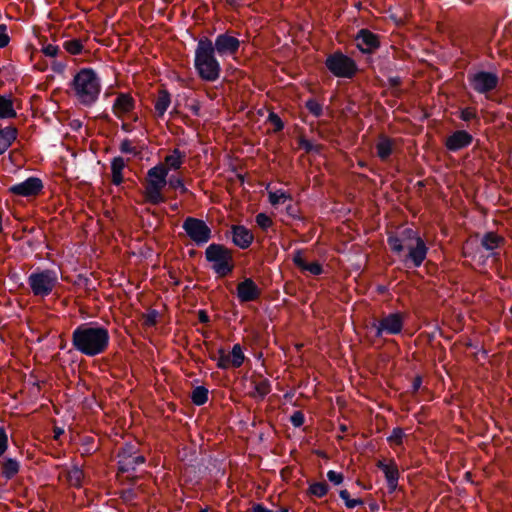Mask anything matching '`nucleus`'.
Segmentation results:
<instances>
[{"instance_id":"nucleus-61","label":"nucleus","mask_w":512,"mask_h":512,"mask_svg":"<svg viewBox=\"0 0 512 512\" xmlns=\"http://www.w3.org/2000/svg\"><path fill=\"white\" fill-rule=\"evenodd\" d=\"M378 509H379V506L376 503L370 505V510L372 512H377Z\"/></svg>"},{"instance_id":"nucleus-44","label":"nucleus","mask_w":512,"mask_h":512,"mask_svg":"<svg viewBox=\"0 0 512 512\" xmlns=\"http://www.w3.org/2000/svg\"><path fill=\"white\" fill-rule=\"evenodd\" d=\"M290 422L296 428L301 427L305 422L304 413L300 410L295 411L290 417Z\"/></svg>"},{"instance_id":"nucleus-60","label":"nucleus","mask_w":512,"mask_h":512,"mask_svg":"<svg viewBox=\"0 0 512 512\" xmlns=\"http://www.w3.org/2000/svg\"><path fill=\"white\" fill-rule=\"evenodd\" d=\"M226 1L229 5H233V6L239 5V3H240V0H226Z\"/></svg>"},{"instance_id":"nucleus-43","label":"nucleus","mask_w":512,"mask_h":512,"mask_svg":"<svg viewBox=\"0 0 512 512\" xmlns=\"http://www.w3.org/2000/svg\"><path fill=\"white\" fill-rule=\"evenodd\" d=\"M9 447L8 435L3 426H0V457L7 451Z\"/></svg>"},{"instance_id":"nucleus-12","label":"nucleus","mask_w":512,"mask_h":512,"mask_svg":"<svg viewBox=\"0 0 512 512\" xmlns=\"http://www.w3.org/2000/svg\"><path fill=\"white\" fill-rule=\"evenodd\" d=\"M375 328V336L380 338L384 334L398 335L402 332L404 327V315L401 312L389 313L380 320H375L372 323Z\"/></svg>"},{"instance_id":"nucleus-9","label":"nucleus","mask_w":512,"mask_h":512,"mask_svg":"<svg viewBox=\"0 0 512 512\" xmlns=\"http://www.w3.org/2000/svg\"><path fill=\"white\" fill-rule=\"evenodd\" d=\"M325 66L335 77L338 78L351 79L358 71L355 60L341 51H335L328 55L325 60Z\"/></svg>"},{"instance_id":"nucleus-28","label":"nucleus","mask_w":512,"mask_h":512,"mask_svg":"<svg viewBox=\"0 0 512 512\" xmlns=\"http://www.w3.org/2000/svg\"><path fill=\"white\" fill-rule=\"evenodd\" d=\"M17 134L18 131L14 126H7L0 129V147L4 150V152L8 150V148L16 140Z\"/></svg>"},{"instance_id":"nucleus-42","label":"nucleus","mask_w":512,"mask_h":512,"mask_svg":"<svg viewBox=\"0 0 512 512\" xmlns=\"http://www.w3.org/2000/svg\"><path fill=\"white\" fill-rule=\"evenodd\" d=\"M289 196L285 192H270L269 193V202L272 205H277L283 203Z\"/></svg>"},{"instance_id":"nucleus-37","label":"nucleus","mask_w":512,"mask_h":512,"mask_svg":"<svg viewBox=\"0 0 512 512\" xmlns=\"http://www.w3.org/2000/svg\"><path fill=\"white\" fill-rule=\"evenodd\" d=\"M305 107L307 110L315 117L319 118L323 115V106L320 104L316 99L309 98L306 103Z\"/></svg>"},{"instance_id":"nucleus-51","label":"nucleus","mask_w":512,"mask_h":512,"mask_svg":"<svg viewBox=\"0 0 512 512\" xmlns=\"http://www.w3.org/2000/svg\"><path fill=\"white\" fill-rule=\"evenodd\" d=\"M299 145L302 149H304L307 153L314 151L315 146L313 143L305 138H301L299 141Z\"/></svg>"},{"instance_id":"nucleus-8","label":"nucleus","mask_w":512,"mask_h":512,"mask_svg":"<svg viewBox=\"0 0 512 512\" xmlns=\"http://www.w3.org/2000/svg\"><path fill=\"white\" fill-rule=\"evenodd\" d=\"M467 80L473 91L485 95L487 99L490 98V94L495 91L500 84V77L496 71L478 70L468 72Z\"/></svg>"},{"instance_id":"nucleus-38","label":"nucleus","mask_w":512,"mask_h":512,"mask_svg":"<svg viewBox=\"0 0 512 512\" xmlns=\"http://www.w3.org/2000/svg\"><path fill=\"white\" fill-rule=\"evenodd\" d=\"M459 118L465 122H470L475 120L477 123H479V118L477 115V111L475 108L472 107H466L459 111Z\"/></svg>"},{"instance_id":"nucleus-29","label":"nucleus","mask_w":512,"mask_h":512,"mask_svg":"<svg viewBox=\"0 0 512 512\" xmlns=\"http://www.w3.org/2000/svg\"><path fill=\"white\" fill-rule=\"evenodd\" d=\"M185 158V152H182L178 148H175L171 154L165 157V165L168 168V170H178L181 168Z\"/></svg>"},{"instance_id":"nucleus-32","label":"nucleus","mask_w":512,"mask_h":512,"mask_svg":"<svg viewBox=\"0 0 512 512\" xmlns=\"http://www.w3.org/2000/svg\"><path fill=\"white\" fill-rule=\"evenodd\" d=\"M503 241L504 239L502 237L498 236L493 232H488L483 236L481 244L486 250L493 251Z\"/></svg>"},{"instance_id":"nucleus-64","label":"nucleus","mask_w":512,"mask_h":512,"mask_svg":"<svg viewBox=\"0 0 512 512\" xmlns=\"http://www.w3.org/2000/svg\"><path fill=\"white\" fill-rule=\"evenodd\" d=\"M7 27L5 24H0V33H7Z\"/></svg>"},{"instance_id":"nucleus-33","label":"nucleus","mask_w":512,"mask_h":512,"mask_svg":"<svg viewBox=\"0 0 512 512\" xmlns=\"http://www.w3.org/2000/svg\"><path fill=\"white\" fill-rule=\"evenodd\" d=\"M329 489L330 487L325 481L313 482L309 485L308 493L315 497L322 498L327 495Z\"/></svg>"},{"instance_id":"nucleus-46","label":"nucleus","mask_w":512,"mask_h":512,"mask_svg":"<svg viewBox=\"0 0 512 512\" xmlns=\"http://www.w3.org/2000/svg\"><path fill=\"white\" fill-rule=\"evenodd\" d=\"M269 121L274 126V131L279 132L284 128V123L282 119L274 112H271L268 116Z\"/></svg>"},{"instance_id":"nucleus-25","label":"nucleus","mask_w":512,"mask_h":512,"mask_svg":"<svg viewBox=\"0 0 512 512\" xmlns=\"http://www.w3.org/2000/svg\"><path fill=\"white\" fill-rule=\"evenodd\" d=\"M126 166V163L124 159L120 156L114 157L111 161V172H112V179L111 182L115 186H120L123 181V170Z\"/></svg>"},{"instance_id":"nucleus-18","label":"nucleus","mask_w":512,"mask_h":512,"mask_svg":"<svg viewBox=\"0 0 512 512\" xmlns=\"http://www.w3.org/2000/svg\"><path fill=\"white\" fill-rule=\"evenodd\" d=\"M376 466L385 475L389 493L395 492L398 487V480L400 476L395 460L391 459L389 463H386L384 460H379L376 463Z\"/></svg>"},{"instance_id":"nucleus-10","label":"nucleus","mask_w":512,"mask_h":512,"mask_svg":"<svg viewBox=\"0 0 512 512\" xmlns=\"http://www.w3.org/2000/svg\"><path fill=\"white\" fill-rule=\"evenodd\" d=\"M182 228L191 241L198 247L204 246L212 238L211 228L202 219L188 216L183 221Z\"/></svg>"},{"instance_id":"nucleus-40","label":"nucleus","mask_w":512,"mask_h":512,"mask_svg":"<svg viewBox=\"0 0 512 512\" xmlns=\"http://www.w3.org/2000/svg\"><path fill=\"white\" fill-rule=\"evenodd\" d=\"M159 312L155 309H150L143 315V324L147 327H153L157 324Z\"/></svg>"},{"instance_id":"nucleus-19","label":"nucleus","mask_w":512,"mask_h":512,"mask_svg":"<svg viewBox=\"0 0 512 512\" xmlns=\"http://www.w3.org/2000/svg\"><path fill=\"white\" fill-rule=\"evenodd\" d=\"M473 142V136L465 130H456L446 138L445 147L451 152L460 151Z\"/></svg>"},{"instance_id":"nucleus-57","label":"nucleus","mask_w":512,"mask_h":512,"mask_svg":"<svg viewBox=\"0 0 512 512\" xmlns=\"http://www.w3.org/2000/svg\"><path fill=\"white\" fill-rule=\"evenodd\" d=\"M10 41V37L7 33H0V48H5Z\"/></svg>"},{"instance_id":"nucleus-24","label":"nucleus","mask_w":512,"mask_h":512,"mask_svg":"<svg viewBox=\"0 0 512 512\" xmlns=\"http://www.w3.org/2000/svg\"><path fill=\"white\" fill-rule=\"evenodd\" d=\"M394 149V141L388 136L381 134L376 144L377 156L381 161H386L392 155Z\"/></svg>"},{"instance_id":"nucleus-7","label":"nucleus","mask_w":512,"mask_h":512,"mask_svg":"<svg viewBox=\"0 0 512 512\" xmlns=\"http://www.w3.org/2000/svg\"><path fill=\"white\" fill-rule=\"evenodd\" d=\"M32 294L38 298H46L59 285L58 274L53 269H37L27 278Z\"/></svg>"},{"instance_id":"nucleus-27","label":"nucleus","mask_w":512,"mask_h":512,"mask_svg":"<svg viewBox=\"0 0 512 512\" xmlns=\"http://www.w3.org/2000/svg\"><path fill=\"white\" fill-rule=\"evenodd\" d=\"M171 103V95L166 89H161L155 101L154 108L158 117H163Z\"/></svg>"},{"instance_id":"nucleus-2","label":"nucleus","mask_w":512,"mask_h":512,"mask_svg":"<svg viewBox=\"0 0 512 512\" xmlns=\"http://www.w3.org/2000/svg\"><path fill=\"white\" fill-rule=\"evenodd\" d=\"M71 343L82 355L95 357L108 349L110 334L108 329L98 322L82 323L73 330Z\"/></svg>"},{"instance_id":"nucleus-5","label":"nucleus","mask_w":512,"mask_h":512,"mask_svg":"<svg viewBox=\"0 0 512 512\" xmlns=\"http://www.w3.org/2000/svg\"><path fill=\"white\" fill-rule=\"evenodd\" d=\"M167 176L168 168L162 164H158L148 170L144 184V198L147 203L159 205L166 201L162 190L167 185Z\"/></svg>"},{"instance_id":"nucleus-54","label":"nucleus","mask_w":512,"mask_h":512,"mask_svg":"<svg viewBox=\"0 0 512 512\" xmlns=\"http://www.w3.org/2000/svg\"><path fill=\"white\" fill-rule=\"evenodd\" d=\"M252 512H274L273 510L267 508L261 503L254 504L252 506Z\"/></svg>"},{"instance_id":"nucleus-35","label":"nucleus","mask_w":512,"mask_h":512,"mask_svg":"<svg viewBox=\"0 0 512 512\" xmlns=\"http://www.w3.org/2000/svg\"><path fill=\"white\" fill-rule=\"evenodd\" d=\"M63 48L72 55H79L82 53L84 46L80 39H70L63 43Z\"/></svg>"},{"instance_id":"nucleus-1","label":"nucleus","mask_w":512,"mask_h":512,"mask_svg":"<svg viewBox=\"0 0 512 512\" xmlns=\"http://www.w3.org/2000/svg\"><path fill=\"white\" fill-rule=\"evenodd\" d=\"M387 243L391 251L402 256V263L408 268H418L425 261L428 247L423 238L412 228H404L397 233L389 234Z\"/></svg>"},{"instance_id":"nucleus-52","label":"nucleus","mask_w":512,"mask_h":512,"mask_svg":"<svg viewBox=\"0 0 512 512\" xmlns=\"http://www.w3.org/2000/svg\"><path fill=\"white\" fill-rule=\"evenodd\" d=\"M51 68L55 73L62 74L66 69V63L61 61H53Z\"/></svg>"},{"instance_id":"nucleus-53","label":"nucleus","mask_w":512,"mask_h":512,"mask_svg":"<svg viewBox=\"0 0 512 512\" xmlns=\"http://www.w3.org/2000/svg\"><path fill=\"white\" fill-rule=\"evenodd\" d=\"M387 81L390 88H398L402 83V79L399 76H390Z\"/></svg>"},{"instance_id":"nucleus-55","label":"nucleus","mask_w":512,"mask_h":512,"mask_svg":"<svg viewBox=\"0 0 512 512\" xmlns=\"http://www.w3.org/2000/svg\"><path fill=\"white\" fill-rule=\"evenodd\" d=\"M198 320L204 324H207L210 322V318L205 310L198 311Z\"/></svg>"},{"instance_id":"nucleus-20","label":"nucleus","mask_w":512,"mask_h":512,"mask_svg":"<svg viewBox=\"0 0 512 512\" xmlns=\"http://www.w3.org/2000/svg\"><path fill=\"white\" fill-rule=\"evenodd\" d=\"M135 99L129 93H118L112 105L113 114L121 119L135 109Z\"/></svg>"},{"instance_id":"nucleus-62","label":"nucleus","mask_w":512,"mask_h":512,"mask_svg":"<svg viewBox=\"0 0 512 512\" xmlns=\"http://www.w3.org/2000/svg\"><path fill=\"white\" fill-rule=\"evenodd\" d=\"M180 190V193L186 194L188 193V189L185 187L184 183L182 184V187L178 188Z\"/></svg>"},{"instance_id":"nucleus-47","label":"nucleus","mask_w":512,"mask_h":512,"mask_svg":"<svg viewBox=\"0 0 512 512\" xmlns=\"http://www.w3.org/2000/svg\"><path fill=\"white\" fill-rule=\"evenodd\" d=\"M42 52L45 56L54 58L59 54L60 49H59V46H57V45L46 44V45H43Z\"/></svg>"},{"instance_id":"nucleus-41","label":"nucleus","mask_w":512,"mask_h":512,"mask_svg":"<svg viewBox=\"0 0 512 512\" xmlns=\"http://www.w3.org/2000/svg\"><path fill=\"white\" fill-rule=\"evenodd\" d=\"M257 225L264 231L270 228L273 224L272 219L265 213H259L255 217Z\"/></svg>"},{"instance_id":"nucleus-23","label":"nucleus","mask_w":512,"mask_h":512,"mask_svg":"<svg viewBox=\"0 0 512 512\" xmlns=\"http://www.w3.org/2000/svg\"><path fill=\"white\" fill-rule=\"evenodd\" d=\"M251 385L253 386V392H251V397L264 399L271 392V382L263 377L262 375H258L251 380Z\"/></svg>"},{"instance_id":"nucleus-31","label":"nucleus","mask_w":512,"mask_h":512,"mask_svg":"<svg viewBox=\"0 0 512 512\" xmlns=\"http://www.w3.org/2000/svg\"><path fill=\"white\" fill-rule=\"evenodd\" d=\"M209 390L204 386H197L191 393V401L196 406H202L208 401Z\"/></svg>"},{"instance_id":"nucleus-36","label":"nucleus","mask_w":512,"mask_h":512,"mask_svg":"<svg viewBox=\"0 0 512 512\" xmlns=\"http://www.w3.org/2000/svg\"><path fill=\"white\" fill-rule=\"evenodd\" d=\"M339 496L344 501L345 506L348 509H354L356 506L364 504L362 499H359V498L358 499H352L350 497V493L346 489L340 490L339 491Z\"/></svg>"},{"instance_id":"nucleus-22","label":"nucleus","mask_w":512,"mask_h":512,"mask_svg":"<svg viewBox=\"0 0 512 512\" xmlns=\"http://www.w3.org/2000/svg\"><path fill=\"white\" fill-rule=\"evenodd\" d=\"M302 254V249H297L293 253L292 260L297 268H299L302 271H308L310 274L314 276H319L324 272L323 267L319 262L308 263L304 260Z\"/></svg>"},{"instance_id":"nucleus-11","label":"nucleus","mask_w":512,"mask_h":512,"mask_svg":"<svg viewBox=\"0 0 512 512\" xmlns=\"http://www.w3.org/2000/svg\"><path fill=\"white\" fill-rule=\"evenodd\" d=\"M118 471L129 473L136 470V467L145 463L143 455L138 454V447L132 443H126L117 452Z\"/></svg>"},{"instance_id":"nucleus-58","label":"nucleus","mask_w":512,"mask_h":512,"mask_svg":"<svg viewBox=\"0 0 512 512\" xmlns=\"http://www.w3.org/2000/svg\"><path fill=\"white\" fill-rule=\"evenodd\" d=\"M64 434V430L60 427H55L54 428V438L55 439H59L61 435Z\"/></svg>"},{"instance_id":"nucleus-39","label":"nucleus","mask_w":512,"mask_h":512,"mask_svg":"<svg viewBox=\"0 0 512 512\" xmlns=\"http://www.w3.org/2000/svg\"><path fill=\"white\" fill-rule=\"evenodd\" d=\"M404 437V431L400 427L393 428L391 434L387 437V441L391 445H402Z\"/></svg>"},{"instance_id":"nucleus-17","label":"nucleus","mask_w":512,"mask_h":512,"mask_svg":"<svg viewBox=\"0 0 512 512\" xmlns=\"http://www.w3.org/2000/svg\"><path fill=\"white\" fill-rule=\"evenodd\" d=\"M261 289L252 278H245L237 285V298L241 303L256 301L261 296Z\"/></svg>"},{"instance_id":"nucleus-16","label":"nucleus","mask_w":512,"mask_h":512,"mask_svg":"<svg viewBox=\"0 0 512 512\" xmlns=\"http://www.w3.org/2000/svg\"><path fill=\"white\" fill-rule=\"evenodd\" d=\"M381 37L367 28L360 29L355 35L356 47L363 54H373L381 46Z\"/></svg>"},{"instance_id":"nucleus-45","label":"nucleus","mask_w":512,"mask_h":512,"mask_svg":"<svg viewBox=\"0 0 512 512\" xmlns=\"http://www.w3.org/2000/svg\"><path fill=\"white\" fill-rule=\"evenodd\" d=\"M119 497L126 503L132 502L137 498V493L133 488L123 489L119 493Z\"/></svg>"},{"instance_id":"nucleus-3","label":"nucleus","mask_w":512,"mask_h":512,"mask_svg":"<svg viewBox=\"0 0 512 512\" xmlns=\"http://www.w3.org/2000/svg\"><path fill=\"white\" fill-rule=\"evenodd\" d=\"M69 85L78 102L85 107H91L98 101L102 89L100 77L90 67L81 68Z\"/></svg>"},{"instance_id":"nucleus-15","label":"nucleus","mask_w":512,"mask_h":512,"mask_svg":"<svg viewBox=\"0 0 512 512\" xmlns=\"http://www.w3.org/2000/svg\"><path fill=\"white\" fill-rule=\"evenodd\" d=\"M43 188L42 180L38 177L31 176L23 182L10 186L8 191L12 195L29 198L38 196Z\"/></svg>"},{"instance_id":"nucleus-30","label":"nucleus","mask_w":512,"mask_h":512,"mask_svg":"<svg viewBox=\"0 0 512 512\" xmlns=\"http://www.w3.org/2000/svg\"><path fill=\"white\" fill-rule=\"evenodd\" d=\"M16 115L12 99L0 94V119L15 118Z\"/></svg>"},{"instance_id":"nucleus-14","label":"nucleus","mask_w":512,"mask_h":512,"mask_svg":"<svg viewBox=\"0 0 512 512\" xmlns=\"http://www.w3.org/2000/svg\"><path fill=\"white\" fill-rule=\"evenodd\" d=\"M217 353L218 357L211 355L210 358L212 360H216L217 367L222 370H227L229 367L239 368L245 360L242 346L239 343L233 345L232 351L229 355L226 354L224 348H219Z\"/></svg>"},{"instance_id":"nucleus-56","label":"nucleus","mask_w":512,"mask_h":512,"mask_svg":"<svg viewBox=\"0 0 512 512\" xmlns=\"http://www.w3.org/2000/svg\"><path fill=\"white\" fill-rule=\"evenodd\" d=\"M421 385H422V377L418 375L412 381V391L417 392L420 389Z\"/></svg>"},{"instance_id":"nucleus-59","label":"nucleus","mask_w":512,"mask_h":512,"mask_svg":"<svg viewBox=\"0 0 512 512\" xmlns=\"http://www.w3.org/2000/svg\"><path fill=\"white\" fill-rule=\"evenodd\" d=\"M121 129H122L123 131H125V132H128V133H129V132H131V131H132V129H133V128H132L131 124L123 122V123L121 124Z\"/></svg>"},{"instance_id":"nucleus-26","label":"nucleus","mask_w":512,"mask_h":512,"mask_svg":"<svg viewBox=\"0 0 512 512\" xmlns=\"http://www.w3.org/2000/svg\"><path fill=\"white\" fill-rule=\"evenodd\" d=\"M20 471V462L15 458H5L1 463V474L6 480L13 479Z\"/></svg>"},{"instance_id":"nucleus-48","label":"nucleus","mask_w":512,"mask_h":512,"mask_svg":"<svg viewBox=\"0 0 512 512\" xmlns=\"http://www.w3.org/2000/svg\"><path fill=\"white\" fill-rule=\"evenodd\" d=\"M327 478L334 485H340L344 481V475L334 470H329L327 472Z\"/></svg>"},{"instance_id":"nucleus-6","label":"nucleus","mask_w":512,"mask_h":512,"mask_svg":"<svg viewBox=\"0 0 512 512\" xmlns=\"http://www.w3.org/2000/svg\"><path fill=\"white\" fill-rule=\"evenodd\" d=\"M205 259L219 278L227 277L235 268L233 252L223 244L211 243L205 250Z\"/></svg>"},{"instance_id":"nucleus-49","label":"nucleus","mask_w":512,"mask_h":512,"mask_svg":"<svg viewBox=\"0 0 512 512\" xmlns=\"http://www.w3.org/2000/svg\"><path fill=\"white\" fill-rule=\"evenodd\" d=\"M120 151L125 154H135V148L129 139H124L120 144Z\"/></svg>"},{"instance_id":"nucleus-34","label":"nucleus","mask_w":512,"mask_h":512,"mask_svg":"<svg viewBox=\"0 0 512 512\" xmlns=\"http://www.w3.org/2000/svg\"><path fill=\"white\" fill-rule=\"evenodd\" d=\"M83 478L84 472L78 466H73L68 472V482L74 487H81Z\"/></svg>"},{"instance_id":"nucleus-63","label":"nucleus","mask_w":512,"mask_h":512,"mask_svg":"<svg viewBox=\"0 0 512 512\" xmlns=\"http://www.w3.org/2000/svg\"><path fill=\"white\" fill-rule=\"evenodd\" d=\"M180 190V193L186 194L188 193V189L185 187L184 183L182 184V187L178 188Z\"/></svg>"},{"instance_id":"nucleus-4","label":"nucleus","mask_w":512,"mask_h":512,"mask_svg":"<svg viewBox=\"0 0 512 512\" xmlns=\"http://www.w3.org/2000/svg\"><path fill=\"white\" fill-rule=\"evenodd\" d=\"M216 55L211 39L208 37L198 39L194 55V68L201 80L215 82L220 78L222 69Z\"/></svg>"},{"instance_id":"nucleus-13","label":"nucleus","mask_w":512,"mask_h":512,"mask_svg":"<svg viewBox=\"0 0 512 512\" xmlns=\"http://www.w3.org/2000/svg\"><path fill=\"white\" fill-rule=\"evenodd\" d=\"M240 45L241 41L230 32L220 33L212 41L213 51L220 57H234Z\"/></svg>"},{"instance_id":"nucleus-50","label":"nucleus","mask_w":512,"mask_h":512,"mask_svg":"<svg viewBox=\"0 0 512 512\" xmlns=\"http://www.w3.org/2000/svg\"><path fill=\"white\" fill-rule=\"evenodd\" d=\"M167 184L172 189H178L179 187H182L183 180L175 175H172L167 179Z\"/></svg>"},{"instance_id":"nucleus-21","label":"nucleus","mask_w":512,"mask_h":512,"mask_svg":"<svg viewBox=\"0 0 512 512\" xmlns=\"http://www.w3.org/2000/svg\"><path fill=\"white\" fill-rule=\"evenodd\" d=\"M231 233L233 244L241 249H247L254 240L253 233L243 225H233Z\"/></svg>"}]
</instances>
